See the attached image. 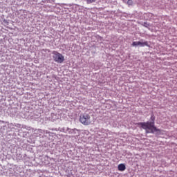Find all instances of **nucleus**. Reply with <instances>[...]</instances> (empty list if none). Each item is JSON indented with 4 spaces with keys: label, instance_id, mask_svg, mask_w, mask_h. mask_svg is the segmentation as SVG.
<instances>
[{
    "label": "nucleus",
    "instance_id": "nucleus-1",
    "mask_svg": "<svg viewBox=\"0 0 177 177\" xmlns=\"http://www.w3.org/2000/svg\"><path fill=\"white\" fill-rule=\"evenodd\" d=\"M136 125H138V127L145 129L146 133H154L155 132L160 131V129L154 126V122H138L136 123Z\"/></svg>",
    "mask_w": 177,
    "mask_h": 177
},
{
    "label": "nucleus",
    "instance_id": "nucleus-5",
    "mask_svg": "<svg viewBox=\"0 0 177 177\" xmlns=\"http://www.w3.org/2000/svg\"><path fill=\"white\" fill-rule=\"evenodd\" d=\"M140 46H148V48H150V45H149V42L147 41L142 42L140 41V44H139Z\"/></svg>",
    "mask_w": 177,
    "mask_h": 177
},
{
    "label": "nucleus",
    "instance_id": "nucleus-8",
    "mask_svg": "<svg viewBox=\"0 0 177 177\" xmlns=\"http://www.w3.org/2000/svg\"><path fill=\"white\" fill-rule=\"evenodd\" d=\"M95 1H96V0H87V2L92 3V2H95Z\"/></svg>",
    "mask_w": 177,
    "mask_h": 177
},
{
    "label": "nucleus",
    "instance_id": "nucleus-4",
    "mask_svg": "<svg viewBox=\"0 0 177 177\" xmlns=\"http://www.w3.org/2000/svg\"><path fill=\"white\" fill-rule=\"evenodd\" d=\"M118 171H125V169H127V167H125V165L124 164H120L118 165Z\"/></svg>",
    "mask_w": 177,
    "mask_h": 177
},
{
    "label": "nucleus",
    "instance_id": "nucleus-9",
    "mask_svg": "<svg viewBox=\"0 0 177 177\" xmlns=\"http://www.w3.org/2000/svg\"><path fill=\"white\" fill-rule=\"evenodd\" d=\"M154 118H154V115H151V121H154Z\"/></svg>",
    "mask_w": 177,
    "mask_h": 177
},
{
    "label": "nucleus",
    "instance_id": "nucleus-7",
    "mask_svg": "<svg viewBox=\"0 0 177 177\" xmlns=\"http://www.w3.org/2000/svg\"><path fill=\"white\" fill-rule=\"evenodd\" d=\"M75 129L70 130V131H69V133H74Z\"/></svg>",
    "mask_w": 177,
    "mask_h": 177
},
{
    "label": "nucleus",
    "instance_id": "nucleus-6",
    "mask_svg": "<svg viewBox=\"0 0 177 177\" xmlns=\"http://www.w3.org/2000/svg\"><path fill=\"white\" fill-rule=\"evenodd\" d=\"M140 44V41H133L132 43L133 46H139V44Z\"/></svg>",
    "mask_w": 177,
    "mask_h": 177
},
{
    "label": "nucleus",
    "instance_id": "nucleus-10",
    "mask_svg": "<svg viewBox=\"0 0 177 177\" xmlns=\"http://www.w3.org/2000/svg\"><path fill=\"white\" fill-rule=\"evenodd\" d=\"M127 3L130 5V3H132V0H128Z\"/></svg>",
    "mask_w": 177,
    "mask_h": 177
},
{
    "label": "nucleus",
    "instance_id": "nucleus-3",
    "mask_svg": "<svg viewBox=\"0 0 177 177\" xmlns=\"http://www.w3.org/2000/svg\"><path fill=\"white\" fill-rule=\"evenodd\" d=\"M54 61L56 62V63H63L64 62V56L63 55L60 54V53L55 52L53 53V56Z\"/></svg>",
    "mask_w": 177,
    "mask_h": 177
},
{
    "label": "nucleus",
    "instance_id": "nucleus-2",
    "mask_svg": "<svg viewBox=\"0 0 177 177\" xmlns=\"http://www.w3.org/2000/svg\"><path fill=\"white\" fill-rule=\"evenodd\" d=\"M80 121L83 125H91L92 121L91 120V115L88 114H84L80 115Z\"/></svg>",
    "mask_w": 177,
    "mask_h": 177
}]
</instances>
